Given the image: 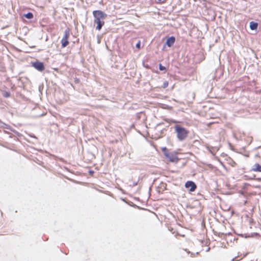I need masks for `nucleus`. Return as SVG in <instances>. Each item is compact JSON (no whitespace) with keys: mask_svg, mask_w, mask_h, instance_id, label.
Listing matches in <instances>:
<instances>
[{"mask_svg":"<svg viewBox=\"0 0 261 261\" xmlns=\"http://www.w3.org/2000/svg\"><path fill=\"white\" fill-rule=\"evenodd\" d=\"M259 158H260V157H259V156H256V159H259Z\"/></svg>","mask_w":261,"mask_h":261,"instance_id":"obj_17","label":"nucleus"},{"mask_svg":"<svg viewBox=\"0 0 261 261\" xmlns=\"http://www.w3.org/2000/svg\"><path fill=\"white\" fill-rule=\"evenodd\" d=\"M251 170L254 172H261V165H260L258 163H255L252 169Z\"/></svg>","mask_w":261,"mask_h":261,"instance_id":"obj_7","label":"nucleus"},{"mask_svg":"<svg viewBox=\"0 0 261 261\" xmlns=\"http://www.w3.org/2000/svg\"><path fill=\"white\" fill-rule=\"evenodd\" d=\"M170 161L172 162L177 163L179 161V159L176 155L171 154L167 156Z\"/></svg>","mask_w":261,"mask_h":261,"instance_id":"obj_8","label":"nucleus"},{"mask_svg":"<svg viewBox=\"0 0 261 261\" xmlns=\"http://www.w3.org/2000/svg\"><path fill=\"white\" fill-rule=\"evenodd\" d=\"M185 187L187 188H190V191L193 192L196 189V185L192 181H188L185 184Z\"/></svg>","mask_w":261,"mask_h":261,"instance_id":"obj_5","label":"nucleus"},{"mask_svg":"<svg viewBox=\"0 0 261 261\" xmlns=\"http://www.w3.org/2000/svg\"><path fill=\"white\" fill-rule=\"evenodd\" d=\"M256 179L258 181H261V178H258Z\"/></svg>","mask_w":261,"mask_h":261,"instance_id":"obj_16","label":"nucleus"},{"mask_svg":"<svg viewBox=\"0 0 261 261\" xmlns=\"http://www.w3.org/2000/svg\"><path fill=\"white\" fill-rule=\"evenodd\" d=\"M158 4H163L166 2L167 0H155Z\"/></svg>","mask_w":261,"mask_h":261,"instance_id":"obj_12","label":"nucleus"},{"mask_svg":"<svg viewBox=\"0 0 261 261\" xmlns=\"http://www.w3.org/2000/svg\"><path fill=\"white\" fill-rule=\"evenodd\" d=\"M174 128L178 140L182 141L187 137L189 131L186 128L179 125H176L174 126Z\"/></svg>","mask_w":261,"mask_h":261,"instance_id":"obj_2","label":"nucleus"},{"mask_svg":"<svg viewBox=\"0 0 261 261\" xmlns=\"http://www.w3.org/2000/svg\"><path fill=\"white\" fill-rule=\"evenodd\" d=\"M258 24L256 22L251 21L250 23V28L251 30H254L257 28Z\"/></svg>","mask_w":261,"mask_h":261,"instance_id":"obj_9","label":"nucleus"},{"mask_svg":"<svg viewBox=\"0 0 261 261\" xmlns=\"http://www.w3.org/2000/svg\"><path fill=\"white\" fill-rule=\"evenodd\" d=\"M70 37V30L66 29L64 32V35L61 40V46L62 48L65 47L69 44L68 39Z\"/></svg>","mask_w":261,"mask_h":261,"instance_id":"obj_3","label":"nucleus"},{"mask_svg":"<svg viewBox=\"0 0 261 261\" xmlns=\"http://www.w3.org/2000/svg\"><path fill=\"white\" fill-rule=\"evenodd\" d=\"M4 96L5 97H8L10 96V93L8 92H6L4 94Z\"/></svg>","mask_w":261,"mask_h":261,"instance_id":"obj_15","label":"nucleus"},{"mask_svg":"<svg viewBox=\"0 0 261 261\" xmlns=\"http://www.w3.org/2000/svg\"><path fill=\"white\" fill-rule=\"evenodd\" d=\"M93 15L94 17V22L97 24L96 29L100 31L105 24L104 19L107 14L100 10H95L93 11Z\"/></svg>","mask_w":261,"mask_h":261,"instance_id":"obj_1","label":"nucleus"},{"mask_svg":"<svg viewBox=\"0 0 261 261\" xmlns=\"http://www.w3.org/2000/svg\"><path fill=\"white\" fill-rule=\"evenodd\" d=\"M159 69L160 70H165L166 68L163 66L161 64H159Z\"/></svg>","mask_w":261,"mask_h":261,"instance_id":"obj_13","label":"nucleus"},{"mask_svg":"<svg viewBox=\"0 0 261 261\" xmlns=\"http://www.w3.org/2000/svg\"><path fill=\"white\" fill-rule=\"evenodd\" d=\"M24 17L28 19H32L33 18L34 16L32 13L29 12L24 15Z\"/></svg>","mask_w":261,"mask_h":261,"instance_id":"obj_10","label":"nucleus"},{"mask_svg":"<svg viewBox=\"0 0 261 261\" xmlns=\"http://www.w3.org/2000/svg\"><path fill=\"white\" fill-rule=\"evenodd\" d=\"M136 46L138 49L140 48V47H141V41H139L138 42V43H137Z\"/></svg>","mask_w":261,"mask_h":261,"instance_id":"obj_14","label":"nucleus"},{"mask_svg":"<svg viewBox=\"0 0 261 261\" xmlns=\"http://www.w3.org/2000/svg\"><path fill=\"white\" fill-rule=\"evenodd\" d=\"M168 81H165L163 83V88H167L168 86Z\"/></svg>","mask_w":261,"mask_h":261,"instance_id":"obj_11","label":"nucleus"},{"mask_svg":"<svg viewBox=\"0 0 261 261\" xmlns=\"http://www.w3.org/2000/svg\"><path fill=\"white\" fill-rule=\"evenodd\" d=\"M175 41V38L173 36H172V37H170L169 38H168L167 39V41H166V44L169 47H171L172 46L173 44L174 43Z\"/></svg>","mask_w":261,"mask_h":261,"instance_id":"obj_6","label":"nucleus"},{"mask_svg":"<svg viewBox=\"0 0 261 261\" xmlns=\"http://www.w3.org/2000/svg\"><path fill=\"white\" fill-rule=\"evenodd\" d=\"M32 66L39 71H42L44 69V66L42 62L36 61L32 63Z\"/></svg>","mask_w":261,"mask_h":261,"instance_id":"obj_4","label":"nucleus"}]
</instances>
